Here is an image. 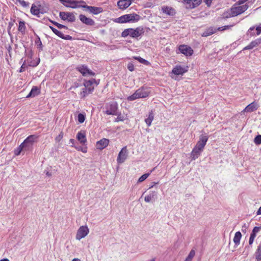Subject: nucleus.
I'll list each match as a JSON object with an SVG mask.
<instances>
[{
  "mask_svg": "<svg viewBox=\"0 0 261 261\" xmlns=\"http://www.w3.org/2000/svg\"><path fill=\"white\" fill-rule=\"evenodd\" d=\"M195 255V251L194 250L192 249L190 252L189 254H188V256L186 257L185 261H192V259L194 257Z\"/></svg>",
  "mask_w": 261,
  "mask_h": 261,
  "instance_id": "35",
  "label": "nucleus"
},
{
  "mask_svg": "<svg viewBox=\"0 0 261 261\" xmlns=\"http://www.w3.org/2000/svg\"><path fill=\"white\" fill-rule=\"evenodd\" d=\"M178 49L180 53L186 56H191L193 53L192 48L186 45H181L179 46Z\"/></svg>",
  "mask_w": 261,
  "mask_h": 261,
  "instance_id": "12",
  "label": "nucleus"
},
{
  "mask_svg": "<svg viewBox=\"0 0 261 261\" xmlns=\"http://www.w3.org/2000/svg\"><path fill=\"white\" fill-rule=\"evenodd\" d=\"M254 142L255 144L259 145L261 144V135H257L254 139Z\"/></svg>",
  "mask_w": 261,
  "mask_h": 261,
  "instance_id": "45",
  "label": "nucleus"
},
{
  "mask_svg": "<svg viewBox=\"0 0 261 261\" xmlns=\"http://www.w3.org/2000/svg\"><path fill=\"white\" fill-rule=\"evenodd\" d=\"M208 139V137L206 134H202L200 136L199 141L197 142L191 153V158L192 160H195L200 155L204 149Z\"/></svg>",
  "mask_w": 261,
  "mask_h": 261,
  "instance_id": "1",
  "label": "nucleus"
},
{
  "mask_svg": "<svg viewBox=\"0 0 261 261\" xmlns=\"http://www.w3.org/2000/svg\"><path fill=\"white\" fill-rule=\"evenodd\" d=\"M77 69L84 76H94L95 75V73L86 66H79L77 67Z\"/></svg>",
  "mask_w": 261,
  "mask_h": 261,
  "instance_id": "14",
  "label": "nucleus"
},
{
  "mask_svg": "<svg viewBox=\"0 0 261 261\" xmlns=\"http://www.w3.org/2000/svg\"><path fill=\"white\" fill-rule=\"evenodd\" d=\"M132 0H120L117 2L119 9L124 10L127 8L132 4Z\"/></svg>",
  "mask_w": 261,
  "mask_h": 261,
  "instance_id": "15",
  "label": "nucleus"
},
{
  "mask_svg": "<svg viewBox=\"0 0 261 261\" xmlns=\"http://www.w3.org/2000/svg\"><path fill=\"white\" fill-rule=\"evenodd\" d=\"M24 149L21 144L14 150V154L16 155H18L21 152H24Z\"/></svg>",
  "mask_w": 261,
  "mask_h": 261,
  "instance_id": "39",
  "label": "nucleus"
},
{
  "mask_svg": "<svg viewBox=\"0 0 261 261\" xmlns=\"http://www.w3.org/2000/svg\"><path fill=\"white\" fill-rule=\"evenodd\" d=\"M231 11L232 12L234 16H238L247 10L248 8V6L247 4L240 6L237 4H235L231 8Z\"/></svg>",
  "mask_w": 261,
  "mask_h": 261,
  "instance_id": "7",
  "label": "nucleus"
},
{
  "mask_svg": "<svg viewBox=\"0 0 261 261\" xmlns=\"http://www.w3.org/2000/svg\"><path fill=\"white\" fill-rule=\"evenodd\" d=\"M89 233V229L87 225L81 226L77 230L75 239L80 241L82 239L85 238Z\"/></svg>",
  "mask_w": 261,
  "mask_h": 261,
  "instance_id": "5",
  "label": "nucleus"
},
{
  "mask_svg": "<svg viewBox=\"0 0 261 261\" xmlns=\"http://www.w3.org/2000/svg\"><path fill=\"white\" fill-rule=\"evenodd\" d=\"M187 3H190L193 0H184Z\"/></svg>",
  "mask_w": 261,
  "mask_h": 261,
  "instance_id": "61",
  "label": "nucleus"
},
{
  "mask_svg": "<svg viewBox=\"0 0 261 261\" xmlns=\"http://www.w3.org/2000/svg\"><path fill=\"white\" fill-rule=\"evenodd\" d=\"M254 239H252V238H249V244L250 245H251L253 244V242H254Z\"/></svg>",
  "mask_w": 261,
  "mask_h": 261,
  "instance_id": "55",
  "label": "nucleus"
},
{
  "mask_svg": "<svg viewBox=\"0 0 261 261\" xmlns=\"http://www.w3.org/2000/svg\"><path fill=\"white\" fill-rule=\"evenodd\" d=\"M109 143V140L103 138L96 142V148L99 150L105 148Z\"/></svg>",
  "mask_w": 261,
  "mask_h": 261,
  "instance_id": "16",
  "label": "nucleus"
},
{
  "mask_svg": "<svg viewBox=\"0 0 261 261\" xmlns=\"http://www.w3.org/2000/svg\"><path fill=\"white\" fill-rule=\"evenodd\" d=\"M69 142H70V143L72 144L71 146L74 147L75 146H74L73 145L74 144L75 140L73 139H70V140H69Z\"/></svg>",
  "mask_w": 261,
  "mask_h": 261,
  "instance_id": "53",
  "label": "nucleus"
},
{
  "mask_svg": "<svg viewBox=\"0 0 261 261\" xmlns=\"http://www.w3.org/2000/svg\"><path fill=\"white\" fill-rule=\"evenodd\" d=\"M128 69L130 71H133L134 70V67L133 64H129L127 66Z\"/></svg>",
  "mask_w": 261,
  "mask_h": 261,
  "instance_id": "48",
  "label": "nucleus"
},
{
  "mask_svg": "<svg viewBox=\"0 0 261 261\" xmlns=\"http://www.w3.org/2000/svg\"><path fill=\"white\" fill-rule=\"evenodd\" d=\"M19 3L22 7L26 8L29 7V3L23 0H16L15 4Z\"/></svg>",
  "mask_w": 261,
  "mask_h": 261,
  "instance_id": "40",
  "label": "nucleus"
},
{
  "mask_svg": "<svg viewBox=\"0 0 261 261\" xmlns=\"http://www.w3.org/2000/svg\"><path fill=\"white\" fill-rule=\"evenodd\" d=\"M63 137V133L61 132L59 135L56 138V141L59 142Z\"/></svg>",
  "mask_w": 261,
  "mask_h": 261,
  "instance_id": "46",
  "label": "nucleus"
},
{
  "mask_svg": "<svg viewBox=\"0 0 261 261\" xmlns=\"http://www.w3.org/2000/svg\"><path fill=\"white\" fill-rule=\"evenodd\" d=\"M78 121L80 123H82L85 120V116L83 114H79L77 116Z\"/></svg>",
  "mask_w": 261,
  "mask_h": 261,
  "instance_id": "42",
  "label": "nucleus"
},
{
  "mask_svg": "<svg viewBox=\"0 0 261 261\" xmlns=\"http://www.w3.org/2000/svg\"><path fill=\"white\" fill-rule=\"evenodd\" d=\"M188 70V66L185 65H176L172 69V74L175 75H182Z\"/></svg>",
  "mask_w": 261,
  "mask_h": 261,
  "instance_id": "6",
  "label": "nucleus"
},
{
  "mask_svg": "<svg viewBox=\"0 0 261 261\" xmlns=\"http://www.w3.org/2000/svg\"><path fill=\"white\" fill-rule=\"evenodd\" d=\"M154 119V114L152 111L149 112L147 118L145 119V122L148 126H150L151 124L152 121Z\"/></svg>",
  "mask_w": 261,
  "mask_h": 261,
  "instance_id": "28",
  "label": "nucleus"
},
{
  "mask_svg": "<svg viewBox=\"0 0 261 261\" xmlns=\"http://www.w3.org/2000/svg\"><path fill=\"white\" fill-rule=\"evenodd\" d=\"M117 105L116 102L110 103L107 108L106 114L107 115H116L117 114Z\"/></svg>",
  "mask_w": 261,
  "mask_h": 261,
  "instance_id": "13",
  "label": "nucleus"
},
{
  "mask_svg": "<svg viewBox=\"0 0 261 261\" xmlns=\"http://www.w3.org/2000/svg\"><path fill=\"white\" fill-rule=\"evenodd\" d=\"M141 19V16L136 13H132L122 15L117 18L116 22L123 23L126 22H138Z\"/></svg>",
  "mask_w": 261,
  "mask_h": 261,
  "instance_id": "3",
  "label": "nucleus"
},
{
  "mask_svg": "<svg viewBox=\"0 0 261 261\" xmlns=\"http://www.w3.org/2000/svg\"><path fill=\"white\" fill-rule=\"evenodd\" d=\"M233 24H232V25H225V26H224V27H225V30H227V29H231V28L232 27H233Z\"/></svg>",
  "mask_w": 261,
  "mask_h": 261,
  "instance_id": "56",
  "label": "nucleus"
},
{
  "mask_svg": "<svg viewBox=\"0 0 261 261\" xmlns=\"http://www.w3.org/2000/svg\"><path fill=\"white\" fill-rule=\"evenodd\" d=\"M155 258H152L149 260H148V261H155Z\"/></svg>",
  "mask_w": 261,
  "mask_h": 261,
  "instance_id": "64",
  "label": "nucleus"
},
{
  "mask_svg": "<svg viewBox=\"0 0 261 261\" xmlns=\"http://www.w3.org/2000/svg\"><path fill=\"white\" fill-rule=\"evenodd\" d=\"M216 32V28L210 27L207 28L202 34V37H207L210 36Z\"/></svg>",
  "mask_w": 261,
  "mask_h": 261,
  "instance_id": "27",
  "label": "nucleus"
},
{
  "mask_svg": "<svg viewBox=\"0 0 261 261\" xmlns=\"http://www.w3.org/2000/svg\"><path fill=\"white\" fill-rule=\"evenodd\" d=\"M40 58H37L36 60H34L33 61H32L31 62H30L29 64V65L30 66H32V67H36L40 63Z\"/></svg>",
  "mask_w": 261,
  "mask_h": 261,
  "instance_id": "38",
  "label": "nucleus"
},
{
  "mask_svg": "<svg viewBox=\"0 0 261 261\" xmlns=\"http://www.w3.org/2000/svg\"><path fill=\"white\" fill-rule=\"evenodd\" d=\"M246 228H247L246 224H244V225L242 226V230L243 231H244L246 230Z\"/></svg>",
  "mask_w": 261,
  "mask_h": 261,
  "instance_id": "59",
  "label": "nucleus"
},
{
  "mask_svg": "<svg viewBox=\"0 0 261 261\" xmlns=\"http://www.w3.org/2000/svg\"><path fill=\"white\" fill-rule=\"evenodd\" d=\"M137 91L138 92L139 97L140 98H145L147 97L150 93V90L147 88L142 87Z\"/></svg>",
  "mask_w": 261,
  "mask_h": 261,
  "instance_id": "20",
  "label": "nucleus"
},
{
  "mask_svg": "<svg viewBox=\"0 0 261 261\" xmlns=\"http://www.w3.org/2000/svg\"><path fill=\"white\" fill-rule=\"evenodd\" d=\"M256 236V233H254L253 232H251L250 236V238L254 239L255 238Z\"/></svg>",
  "mask_w": 261,
  "mask_h": 261,
  "instance_id": "52",
  "label": "nucleus"
},
{
  "mask_svg": "<svg viewBox=\"0 0 261 261\" xmlns=\"http://www.w3.org/2000/svg\"><path fill=\"white\" fill-rule=\"evenodd\" d=\"M66 4L64 5L67 7H70L71 8H77L80 7L79 5V2L75 1H65Z\"/></svg>",
  "mask_w": 261,
  "mask_h": 261,
  "instance_id": "24",
  "label": "nucleus"
},
{
  "mask_svg": "<svg viewBox=\"0 0 261 261\" xmlns=\"http://www.w3.org/2000/svg\"><path fill=\"white\" fill-rule=\"evenodd\" d=\"M155 168H153L152 170L150 171V172L147 173H145L142 175L138 179V182H141L144 181L151 174L153 170H154Z\"/></svg>",
  "mask_w": 261,
  "mask_h": 261,
  "instance_id": "34",
  "label": "nucleus"
},
{
  "mask_svg": "<svg viewBox=\"0 0 261 261\" xmlns=\"http://www.w3.org/2000/svg\"><path fill=\"white\" fill-rule=\"evenodd\" d=\"M213 1V0H203L204 2L208 7H210Z\"/></svg>",
  "mask_w": 261,
  "mask_h": 261,
  "instance_id": "49",
  "label": "nucleus"
},
{
  "mask_svg": "<svg viewBox=\"0 0 261 261\" xmlns=\"http://www.w3.org/2000/svg\"><path fill=\"white\" fill-rule=\"evenodd\" d=\"M128 156L126 147H123L118 153L117 162L118 164H122L126 160Z\"/></svg>",
  "mask_w": 261,
  "mask_h": 261,
  "instance_id": "8",
  "label": "nucleus"
},
{
  "mask_svg": "<svg viewBox=\"0 0 261 261\" xmlns=\"http://www.w3.org/2000/svg\"><path fill=\"white\" fill-rule=\"evenodd\" d=\"M53 32L56 35H57L58 37H59L60 38H62V39H65V40H71L72 39V37L70 36V35H64L63 34L58 31L57 29H53Z\"/></svg>",
  "mask_w": 261,
  "mask_h": 261,
  "instance_id": "25",
  "label": "nucleus"
},
{
  "mask_svg": "<svg viewBox=\"0 0 261 261\" xmlns=\"http://www.w3.org/2000/svg\"><path fill=\"white\" fill-rule=\"evenodd\" d=\"M261 44V39L257 38L255 40L252 41L247 46H245L243 50H249L253 48L254 47Z\"/></svg>",
  "mask_w": 261,
  "mask_h": 261,
  "instance_id": "21",
  "label": "nucleus"
},
{
  "mask_svg": "<svg viewBox=\"0 0 261 261\" xmlns=\"http://www.w3.org/2000/svg\"><path fill=\"white\" fill-rule=\"evenodd\" d=\"M94 83H96V81L95 79L85 81L84 82V86L88 90L89 92L92 93L94 88L93 86Z\"/></svg>",
  "mask_w": 261,
  "mask_h": 261,
  "instance_id": "19",
  "label": "nucleus"
},
{
  "mask_svg": "<svg viewBox=\"0 0 261 261\" xmlns=\"http://www.w3.org/2000/svg\"><path fill=\"white\" fill-rule=\"evenodd\" d=\"M162 10L164 13L168 15L173 16L175 14V10L170 7L164 6Z\"/></svg>",
  "mask_w": 261,
  "mask_h": 261,
  "instance_id": "22",
  "label": "nucleus"
},
{
  "mask_svg": "<svg viewBox=\"0 0 261 261\" xmlns=\"http://www.w3.org/2000/svg\"><path fill=\"white\" fill-rule=\"evenodd\" d=\"M25 30L26 27L25 25V22L23 21H19L18 31L22 34H24L25 33Z\"/></svg>",
  "mask_w": 261,
  "mask_h": 261,
  "instance_id": "32",
  "label": "nucleus"
},
{
  "mask_svg": "<svg viewBox=\"0 0 261 261\" xmlns=\"http://www.w3.org/2000/svg\"><path fill=\"white\" fill-rule=\"evenodd\" d=\"M0 261H9L7 258H4L3 259L0 260Z\"/></svg>",
  "mask_w": 261,
  "mask_h": 261,
  "instance_id": "63",
  "label": "nucleus"
},
{
  "mask_svg": "<svg viewBox=\"0 0 261 261\" xmlns=\"http://www.w3.org/2000/svg\"><path fill=\"white\" fill-rule=\"evenodd\" d=\"M157 193L155 191H151L148 195L144 198L146 202L149 203L153 200H155L156 197Z\"/></svg>",
  "mask_w": 261,
  "mask_h": 261,
  "instance_id": "23",
  "label": "nucleus"
},
{
  "mask_svg": "<svg viewBox=\"0 0 261 261\" xmlns=\"http://www.w3.org/2000/svg\"><path fill=\"white\" fill-rule=\"evenodd\" d=\"M75 149L78 151H81L83 153H86L87 152V147H82V146H74Z\"/></svg>",
  "mask_w": 261,
  "mask_h": 261,
  "instance_id": "44",
  "label": "nucleus"
},
{
  "mask_svg": "<svg viewBox=\"0 0 261 261\" xmlns=\"http://www.w3.org/2000/svg\"><path fill=\"white\" fill-rule=\"evenodd\" d=\"M31 12L34 15H38L40 13V10L38 9L37 6L32 5L31 8Z\"/></svg>",
  "mask_w": 261,
  "mask_h": 261,
  "instance_id": "33",
  "label": "nucleus"
},
{
  "mask_svg": "<svg viewBox=\"0 0 261 261\" xmlns=\"http://www.w3.org/2000/svg\"><path fill=\"white\" fill-rule=\"evenodd\" d=\"M234 17L233 15L232 12L231 11V8L230 10H227V11H225L222 14V18H228L230 17Z\"/></svg>",
  "mask_w": 261,
  "mask_h": 261,
  "instance_id": "30",
  "label": "nucleus"
},
{
  "mask_svg": "<svg viewBox=\"0 0 261 261\" xmlns=\"http://www.w3.org/2000/svg\"><path fill=\"white\" fill-rule=\"evenodd\" d=\"M256 215H261V206L257 210V211L256 212Z\"/></svg>",
  "mask_w": 261,
  "mask_h": 261,
  "instance_id": "58",
  "label": "nucleus"
},
{
  "mask_svg": "<svg viewBox=\"0 0 261 261\" xmlns=\"http://www.w3.org/2000/svg\"><path fill=\"white\" fill-rule=\"evenodd\" d=\"M76 139L83 145H85L87 143L86 133L84 131H80L78 132L76 135Z\"/></svg>",
  "mask_w": 261,
  "mask_h": 261,
  "instance_id": "18",
  "label": "nucleus"
},
{
  "mask_svg": "<svg viewBox=\"0 0 261 261\" xmlns=\"http://www.w3.org/2000/svg\"><path fill=\"white\" fill-rule=\"evenodd\" d=\"M82 7L85 8L86 10L88 11L90 13L97 15L103 12V9L101 7H96L94 6H89L88 5L82 6Z\"/></svg>",
  "mask_w": 261,
  "mask_h": 261,
  "instance_id": "11",
  "label": "nucleus"
},
{
  "mask_svg": "<svg viewBox=\"0 0 261 261\" xmlns=\"http://www.w3.org/2000/svg\"><path fill=\"white\" fill-rule=\"evenodd\" d=\"M24 64H23V65L21 66L20 69L19 70L20 72H22L24 71Z\"/></svg>",
  "mask_w": 261,
  "mask_h": 261,
  "instance_id": "57",
  "label": "nucleus"
},
{
  "mask_svg": "<svg viewBox=\"0 0 261 261\" xmlns=\"http://www.w3.org/2000/svg\"><path fill=\"white\" fill-rule=\"evenodd\" d=\"M37 138V137L35 135H30L21 143V145L25 151H31L32 150L34 143Z\"/></svg>",
  "mask_w": 261,
  "mask_h": 261,
  "instance_id": "4",
  "label": "nucleus"
},
{
  "mask_svg": "<svg viewBox=\"0 0 261 261\" xmlns=\"http://www.w3.org/2000/svg\"><path fill=\"white\" fill-rule=\"evenodd\" d=\"M59 16L62 20L69 22H74L75 19L74 15L70 12H60Z\"/></svg>",
  "mask_w": 261,
  "mask_h": 261,
  "instance_id": "10",
  "label": "nucleus"
},
{
  "mask_svg": "<svg viewBox=\"0 0 261 261\" xmlns=\"http://www.w3.org/2000/svg\"><path fill=\"white\" fill-rule=\"evenodd\" d=\"M35 44L37 45V47L42 49V44L40 38L38 36L37 39L35 40Z\"/></svg>",
  "mask_w": 261,
  "mask_h": 261,
  "instance_id": "43",
  "label": "nucleus"
},
{
  "mask_svg": "<svg viewBox=\"0 0 261 261\" xmlns=\"http://www.w3.org/2000/svg\"><path fill=\"white\" fill-rule=\"evenodd\" d=\"M144 33V31L142 27H139L136 29L128 28L125 29L122 32L121 36L125 38L129 36L132 38H137L141 36Z\"/></svg>",
  "mask_w": 261,
  "mask_h": 261,
  "instance_id": "2",
  "label": "nucleus"
},
{
  "mask_svg": "<svg viewBox=\"0 0 261 261\" xmlns=\"http://www.w3.org/2000/svg\"><path fill=\"white\" fill-rule=\"evenodd\" d=\"M257 109L256 105L255 102H252L248 105L243 111L244 112H252Z\"/></svg>",
  "mask_w": 261,
  "mask_h": 261,
  "instance_id": "26",
  "label": "nucleus"
},
{
  "mask_svg": "<svg viewBox=\"0 0 261 261\" xmlns=\"http://www.w3.org/2000/svg\"><path fill=\"white\" fill-rule=\"evenodd\" d=\"M51 23H53L54 25H55L58 29H67V27L64 25L61 24L60 23H59L56 21H51Z\"/></svg>",
  "mask_w": 261,
  "mask_h": 261,
  "instance_id": "41",
  "label": "nucleus"
},
{
  "mask_svg": "<svg viewBox=\"0 0 261 261\" xmlns=\"http://www.w3.org/2000/svg\"><path fill=\"white\" fill-rule=\"evenodd\" d=\"M80 20L84 24L88 25H94L95 24L94 21L90 18L87 17L85 15L81 14L79 16Z\"/></svg>",
  "mask_w": 261,
  "mask_h": 261,
  "instance_id": "17",
  "label": "nucleus"
},
{
  "mask_svg": "<svg viewBox=\"0 0 261 261\" xmlns=\"http://www.w3.org/2000/svg\"><path fill=\"white\" fill-rule=\"evenodd\" d=\"M242 237L241 233L240 231L236 232L233 241L236 245L238 246L240 244V240Z\"/></svg>",
  "mask_w": 261,
  "mask_h": 261,
  "instance_id": "29",
  "label": "nucleus"
},
{
  "mask_svg": "<svg viewBox=\"0 0 261 261\" xmlns=\"http://www.w3.org/2000/svg\"><path fill=\"white\" fill-rule=\"evenodd\" d=\"M72 261H81L79 258H74L72 260Z\"/></svg>",
  "mask_w": 261,
  "mask_h": 261,
  "instance_id": "62",
  "label": "nucleus"
},
{
  "mask_svg": "<svg viewBox=\"0 0 261 261\" xmlns=\"http://www.w3.org/2000/svg\"><path fill=\"white\" fill-rule=\"evenodd\" d=\"M141 63H144L145 61H146L145 60L143 59V58L141 57H138L137 58Z\"/></svg>",
  "mask_w": 261,
  "mask_h": 261,
  "instance_id": "54",
  "label": "nucleus"
},
{
  "mask_svg": "<svg viewBox=\"0 0 261 261\" xmlns=\"http://www.w3.org/2000/svg\"><path fill=\"white\" fill-rule=\"evenodd\" d=\"M138 98H140V97H139L138 92L136 90L134 94L127 97V100L133 101Z\"/></svg>",
  "mask_w": 261,
  "mask_h": 261,
  "instance_id": "37",
  "label": "nucleus"
},
{
  "mask_svg": "<svg viewBox=\"0 0 261 261\" xmlns=\"http://www.w3.org/2000/svg\"><path fill=\"white\" fill-rule=\"evenodd\" d=\"M38 93L39 91L38 88L36 87H34L32 89L29 94L27 96V98L34 97L38 95Z\"/></svg>",
  "mask_w": 261,
  "mask_h": 261,
  "instance_id": "31",
  "label": "nucleus"
},
{
  "mask_svg": "<svg viewBox=\"0 0 261 261\" xmlns=\"http://www.w3.org/2000/svg\"><path fill=\"white\" fill-rule=\"evenodd\" d=\"M90 93H91V92H89L88 90L84 87V88L82 89V91L80 92V95L82 97L84 98Z\"/></svg>",
  "mask_w": 261,
  "mask_h": 261,
  "instance_id": "36",
  "label": "nucleus"
},
{
  "mask_svg": "<svg viewBox=\"0 0 261 261\" xmlns=\"http://www.w3.org/2000/svg\"><path fill=\"white\" fill-rule=\"evenodd\" d=\"M225 30V27H219L218 28L216 29V31H223Z\"/></svg>",
  "mask_w": 261,
  "mask_h": 261,
  "instance_id": "51",
  "label": "nucleus"
},
{
  "mask_svg": "<svg viewBox=\"0 0 261 261\" xmlns=\"http://www.w3.org/2000/svg\"><path fill=\"white\" fill-rule=\"evenodd\" d=\"M248 0H239L238 3H237V5H242L244 3H245L246 2H247Z\"/></svg>",
  "mask_w": 261,
  "mask_h": 261,
  "instance_id": "50",
  "label": "nucleus"
},
{
  "mask_svg": "<svg viewBox=\"0 0 261 261\" xmlns=\"http://www.w3.org/2000/svg\"><path fill=\"white\" fill-rule=\"evenodd\" d=\"M261 229V227H257L255 226L253 228L252 232H253L254 233L257 234Z\"/></svg>",
  "mask_w": 261,
  "mask_h": 261,
  "instance_id": "47",
  "label": "nucleus"
},
{
  "mask_svg": "<svg viewBox=\"0 0 261 261\" xmlns=\"http://www.w3.org/2000/svg\"><path fill=\"white\" fill-rule=\"evenodd\" d=\"M13 25V22H9V27L10 28H11V27H12V25Z\"/></svg>",
  "mask_w": 261,
  "mask_h": 261,
  "instance_id": "60",
  "label": "nucleus"
},
{
  "mask_svg": "<svg viewBox=\"0 0 261 261\" xmlns=\"http://www.w3.org/2000/svg\"><path fill=\"white\" fill-rule=\"evenodd\" d=\"M261 34V23L257 25L256 27L252 26L250 27L247 32L246 35L250 37L256 35H259Z\"/></svg>",
  "mask_w": 261,
  "mask_h": 261,
  "instance_id": "9",
  "label": "nucleus"
}]
</instances>
